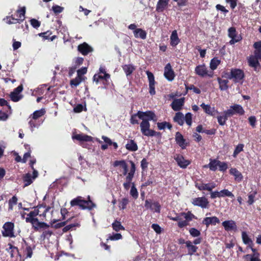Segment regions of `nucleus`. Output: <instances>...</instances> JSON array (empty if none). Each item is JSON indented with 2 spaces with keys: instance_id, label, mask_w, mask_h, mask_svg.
<instances>
[{
  "instance_id": "774afa93",
  "label": "nucleus",
  "mask_w": 261,
  "mask_h": 261,
  "mask_svg": "<svg viewBox=\"0 0 261 261\" xmlns=\"http://www.w3.org/2000/svg\"><path fill=\"white\" fill-rule=\"evenodd\" d=\"M30 21L31 25L35 29H38L41 25V22L35 18H32Z\"/></svg>"
},
{
  "instance_id": "393cba45",
  "label": "nucleus",
  "mask_w": 261,
  "mask_h": 261,
  "mask_svg": "<svg viewBox=\"0 0 261 261\" xmlns=\"http://www.w3.org/2000/svg\"><path fill=\"white\" fill-rule=\"evenodd\" d=\"M259 60V59L251 55L248 59V65L250 67L253 68L255 71H257V68L260 66Z\"/></svg>"
},
{
  "instance_id": "69168bd1",
  "label": "nucleus",
  "mask_w": 261,
  "mask_h": 261,
  "mask_svg": "<svg viewBox=\"0 0 261 261\" xmlns=\"http://www.w3.org/2000/svg\"><path fill=\"white\" fill-rule=\"evenodd\" d=\"M257 192L254 191L253 193L248 195V200L247 201V203L249 205H252L255 202L254 198Z\"/></svg>"
},
{
  "instance_id": "dca6fc26",
  "label": "nucleus",
  "mask_w": 261,
  "mask_h": 261,
  "mask_svg": "<svg viewBox=\"0 0 261 261\" xmlns=\"http://www.w3.org/2000/svg\"><path fill=\"white\" fill-rule=\"evenodd\" d=\"M192 203L194 205L201 207L202 208H205L207 207L209 202L205 197H201L193 199Z\"/></svg>"
},
{
  "instance_id": "aec40b11",
  "label": "nucleus",
  "mask_w": 261,
  "mask_h": 261,
  "mask_svg": "<svg viewBox=\"0 0 261 261\" xmlns=\"http://www.w3.org/2000/svg\"><path fill=\"white\" fill-rule=\"evenodd\" d=\"M222 225L226 231H236L237 230L236 223L233 220H226L222 222Z\"/></svg>"
},
{
  "instance_id": "de8ad7c7",
  "label": "nucleus",
  "mask_w": 261,
  "mask_h": 261,
  "mask_svg": "<svg viewBox=\"0 0 261 261\" xmlns=\"http://www.w3.org/2000/svg\"><path fill=\"white\" fill-rule=\"evenodd\" d=\"M157 126L159 130L164 129L166 127L168 128L169 129H171L172 127V125L169 122L166 121L158 122Z\"/></svg>"
},
{
  "instance_id": "37998d69",
  "label": "nucleus",
  "mask_w": 261,
  "mask_h": 261,
  "mask_svg": "<svg viewBox=\"0 0 261 261\" xmlns=\"http://www.w3.org/2000/svg\"><path fill=\"white\" fill-rule=\"evenodd\" d=\"M244 257L247 260L249 259V261H261V259L259 258V253H253V254H246Z\"/></svg>"
},
{
  "instance_id": "13d9d810",
  "label": "nucleus",
  "mask_w": 261,
  "mask_h": 261,
  "mask_svg": "<svg viewBox=\"0 0 261 261\" xmlns=\"http://www.w3.org/2000/svg\"><path fill=\"white\" fill-rule=\"evenodd\" d=\"M36 163V160H31L30 161V165L32 168V169L33 170V178L35 179L37 178L38 176V171L35 169L34 167V164Z\"/></svg>"
},
{
  "instance_id": "9d476101",
  "label": "nucleus",
  "mask_w": 261,
  "mask_h": 261,
  "mask_svg": "<svg viewBox=\"0 0 261 261\" xmlns=\"http://www.w3.org/2000/svg\"><path fill=\"white\" fill-rule=\"evenodd\" d=\"M227 113L230 117L234 115H243L245 114V111L242 106L238 104H234L230 107L229 109L226 110Z\"/></svg>"
},
{
  "instance_id": "412c9836",
  "label": "nucleus",
  "mask_w": 261,
  "mask_h": 261,
  "mask_svg": "<svg viewBox=\"0 0 261 261\" xmlns=\"http://www.w3.org/2000/svg\"><path fill=\"white\" fill-rule=\"evenodd\" d=\"M220 223L219 219L216 216L211 217H205L202 221V224L208 227L210 225H216L217 224Z\"/></svg>"
},
{
  "instance_id": "0e129e2a",
  "label": "nucleus",
  "mask_w": 261,
  "mask_h": 261,
  "mask_svg": "<svg viewBox=\"0 0 261 261\" xmlns=\"http://www.w3.org/2000/svg\"><path fill=\"white\" fill-rule=\"evenodd\" d=\"M83 110L86 111L87 109L86 106H85V109H84V106L82 104H77L73 108V111L75 113H79L82 112Z\"/></svg>"
},
{
  "instance_id": "58836bf2",
  "label": "nucleus",
  "mask_w": 261,
  "mask_h": 261,
  "mask_svg": "<svg viewBox=\"0 0 261 261\" xmlns=\"http://www.w3.org/2000/svg\"><path fill=\"white\" fill-rule=\"evenodd\" d=\"M22 179L24 184V186L27 187L30 185L33 181L34 179L33 178V176L30 173H28L23 175Z\"/></svg>"
},
{
  "instance_id": "c9c22d12",
  "label": "nucleus",
  "mask_w": 261,
  "mask_h": 261,
  "mask_svg": "<svg viewBox=\"0 0 261 261\" xmlns=\"http://www.w3.org/2000/svg\"><path fill=\"white\" fill-rule=\"evenodd\" d=\"M173 120L179 125H182L184 123V114L180 112H177L173 118Z\"/></svg>"
},
{
  "instance_id": "bf43d9fd",
  "label": "nucleus",
  "mask_w": 261,
  "mask_h": 261,
  "mask_svg": "<svg viewBox=\"0 0 261 261\" xmlns=\"http://www.w3.org/2000/svg\"><path fill=\"white\" fill-rule=\"evenodd\" d=\"M220 196L225 197L227 196L229 197H233L234 195L230 191H229L227 189H224L219 192Z\"/></svg>"
},
{
  "instance_id": "4be33fe9",
  "label": "nucleus",
  "mask_w": 261,
  "mask_h": 261,
  "mask_svg": "<svg viewBox=\"0 0 261 261\" xmlns=\"http://www.w3.org/2000/svg\"><path fill=\"white\" fill-rule=\"evenodd\" d=\"M200 107L203 109L204 112L212 116H215L216 114L219 113L218 111L215 109L214 107H211L209 105H205L202 103Z\"/></svg>"
},
{
  "instance_id": "bb28decb",
  "label": "nucleus",
  "mask_w": 261,
  "mask_h": 261,
  "mask_svg": "<svg viewBox=\"0 0 261 261\" xmlns=\"http://www.w3.org/2000/svg\"><path fill=\"white\" fill-rule=\"evenodd\" d=\"M229 173L234 176V180L238 182H241L243 178L242 174L237 168H231L229 170Z\"/></svg>"
},
{
  "instance_id": "f03ea898",
  "label": "nucleus",
  "mask_w": 261,
  "mask_h": 261,
  "mask_svg": "<svg viewBox=\"0 0 261 261\" xmlns=\"http://www.w3.org/2000/svg\"><path fill=\"white\" fill-rule=\"evenodd\" d=\"M88 200L82 199L81 196H78L73 199L70 201L71 206H79L81 210H91L96 206V204L90 199V196H88Z\"/></svg>"
},
{
  "instance_id": "680f3d73",
  "label": "nucleus",
  "mask_w": 261,
  "mask_h": 261,
  "mask_svg": "<svg viewBox=\"0 0 261 261\" xmlns=\"http://www.w3.org/2000/svg\"><path fill=\"white\" fill-rule=\"evenodd\" d=\"M130 194L135 199H137L138 197V192L137 189L135 187L134 183L132 184V186L130 191Z\"/></svg>"
},
{
  "instance_id": "423d86ee",
  "label": "nucleus",
  "mask_w": 261,
  "mask_h": 261,
  "mask_svg": "<svg viewBox=\"0 0 261 261\" xmlns=\"http://www.w3.org/2000/svg\"><path fill=\"white\" fill-rule=\"evenodd\" d=\"M3 230L2 233L4 237L14 238V223L11 222H7L3 226Z\"/></svg>"
},
{
  "instance_id": "7c9ffc66",
  "label": "nucleus",
  "mask_w": 261,
  "mask_h": 261,
  "mask_svg": "<svg viewBox=\"0 0 261 261\" xmlns=\"http://www.w3.org/2000/svg\"><path fill=\"white\" fill-rule=\"evenodd\" d=\"M242 238L243 243L247 245V247H251L254 246V243L252 240L249 237L246 231H242Z\"/></svg>"
},
{
  "instance_id": "0eeeda50",
  "label": "nucleus",
  "mask_w": 261,
  "mask_h": 261,
  "mask_svg": "<svg viewBox=\"0 0 261 261\" xmlns=\"http://www.w3.org/2000/svg\"><path fill=\"white\" fill-rule=\"evenodd\" d=\"M72 139L76 140L80 142V145L84 148H88L85 142H92L93 138L84 134H75L72 136Z\"/></svg>"
},
{
  "instance_id": "4c0bfd02",
  "label": "nucleus",
  "mask_w": 261,
  "mask_h": 261,
  "mask_svg": "<svg viewBox=\"0 0 261 261\" xmlns=\"http://www.w3.org/2000/svg\"><path fill=\"white\" fill-rule=\"evenodd\" d=\"M217 81L219 84V88L221 91H225L228 89V80H222L220 77L217 78Z\"/></svg>"
},
{
  "instance_id": "603ef678",
  "label": "nucleus",
  "mask_w": 261,
  "mask_h": 261,
  "mask_svg": "<svg viewBox=\"0 0 261 261\" xmlns=\"http://www.w3.org/2000/svg\"><path fill=\"white\" fill-rule=\"evenodd\" d=\"M84 78H81L78 76L70 81V84L71 87L77 86L83 80Z\"/></svg>"
},
{
  "instance_id": "c03bdc74",
  "label": "nucleus",
  "mask_w": 261,
  "mask_h": 261,
  "mask_svg": "<svg viewBox=\"0 0 261 261\" xmlns=\"http://www.w3.org/2000/svg\"><path fill=\"white\" fill-rule=\"evenodd\" d=\"M16 13H17V16L18 17L19 21L21 22H22L25 18V7H23L18 9Z\"/></svg>"
},
{
  "instance_id": "3c124183",
  "label": "nucleus",
  "mask_w": 261,
  "mask_h": 261,
  "mask_svg": "<svg viewBox=\"0 0 261 261\" xmlns=\"http://www.w3.org/2000/svg\"><path fill=\"white\" fill-rule=\"evenodd\" d=\"M49 226V225L45 222H39L38 219V221L36 222V224H34V225H33V227L35 230H38L39 228H48Z\"/></svg>"
},
{
  "instance_id": "6e6552de",
  "label": "nucleus",
  "mask_w": 261,
  "mask_h": 261,
  "mask_svg": "<svg viewBox=\"0 0 261 261\" xmlns=\"http://www.w3.org/2000/svg\"><path fill=\"white\" fill-rule=\"evenodd\" d=\"M181 216L184 217L185 220L180 221L178 222L177 225L178 227L181 228L189 225V222L192 220L193 219H196V217L190 211L187 213L182 212L180 213Z\"/></svg>"
},
{
  "instance_id": "a878e982",
  "label": "nucleus",
  "mask_w": 261,
  "mask_h": 261,
  "mask_svg": "<svg viewBox=\"0 0 261 261\" xmlns=\"http://www.w3.org/2000/svg\"><path fill=\"white\" fill-rule=\"evenodd\" d=\"M169 0H159L156 6V11L163 12L168 7Z\"/></svg>"
},
{
  "instance_id": "c85d7f7f",
  "label": "nucleus",
  "mask_w": 261,
  "mask_h": 261,
  "mask_svg": "<svg viewBox=\"0 0 261 261\" xmlns=\"http://www.w3.org/2000/svg\"><path fill=\"white\" fill-rule=\"evenodd\" d=\"M219 163H220V161L217 159H211L210 160L209 164L205 166V167H208L211 171H215L217 170Z\"/></svg>"
},
{
  "instance_id": "5701e85b",
  "label": "nucleus",
  "mask_w": 261,
  "mask_h": 261,
  "mask_svg": "<svg viewBox=\"0 0 261 261\" xmlns=\"http://www.w3.org/2000/svg\"><path fill=\"white\" fill-rule=\"evenodd\" d=\"M175 141L176 143L182 148L185 149L187 146V143L186 142V140L184 138L181 134L177 132L175 134Z\"/></svg>"
},
{
  "instance_id": "4d7b16f0",
  "label": "nucleus",
  "mask_w": 261,
  "mask_h": 261,
  "mask_svg": "<svg viewBox=\"0 0 261 261\" xmlns=\"http://www.w3.org/2000/svg\"><path fill=\"white\" fill-rule=\"evenodd\" d=\"M9 112H7V109H0V120L6 121L9 117Z\"/></svg>"
},
{
  "instance_id": "2eb2a0df",
  "label": "nucleus",
  "mask_w": 261,
  "mask_h": 261,
  "mask_svg": "<svg viewBox=\"0 0 261 261\" xmlns=\"http://www.w3.org/2000/svg\"><path fill=\"white\" fill-rule=\"evenodd\" d=\"M110 78V75L109 74H105V75H102L99 73H95L93 77V80L97 84L100 81H102L104 86L103 88H106L107 85H108V80Z\"/></svg>"
},
{
  "instance_id": "ddd939ff",
  "label": "nucleus",
  "mask_w": 261,
  "mask_h": 261,
  "mask_svg": "<svg viewBox=\"0 0 261 261\" xmlns=\"http://www.w3.org/2000/svg\"><path fill=\"white\" fill-rule=\"evenodd\" d=\"M228 37L231 38L229 43L231 45L240 41L242 39L241 36L238 35L237 32L234 27H230L228 29Z\"/></svg>"
},
{
  "instance_id": "6ab92c4d",
  "label": "nucleus",
  "mask_w": 261,
  "mask_h": 261,
  "mask_svg": "<svg viewBox=\"0 0 261 261\" xmlns=\"http://www.w3.org/2000/svg\"><path fill=\"white\" fill-rule=\"evenodd\" d=\"M185 103V98L175 99L171 104L172 109L174 111H179L182 109Z\"/></svg>"
},
{
  "instance_id": "09e8293b",
  "label": "nucleus",
  "mask_w": 261,
  "mask_h": 261,
  "mask_svg": "<svg viewBox=\"0 0 261 261\" xmlns=\"http://www.w3.org/2000/svg\"><path fill=\"white\" fill-rule=\"evenodd\" d=\"M221 61L217 58H214L210 62V68L212 70H214L217 69L218 66L220 64Z\"/></svg>"
},
{
  "instance_id": "8fccbe9b",
  "label": "nucleus",
  "mask_w": 261,
  "mask_h": 261,
  "mask_svg": "<svg viewBox=\"0 0 261 261\" xmlns=\"http://www.w3.org/2000/svg\"><path fill=\"white\" fill-rule=\"evenodd\" d=\"M0 107H5L4 109H7V112H9V114L11 113V107L4 98H0Z\"/></svg>"
},
{
  "instance_id": "b1692460",
  "label": "nucleus",
  "mask_w": 261,
  "mask_h": 261,
  "mask_svg": "<svg viewBox=\"0 0 261 261\" xmlns=\"http://www.w3.org/2000/svg\"><path fill=\"white\" fill-rule=\"evenodd\" d=\"M114 167L120 166L123 169L122 175L127 176L129 172H128V166L124 160L115 161L113 164Z\"/></svg>"
},
{
  "instance_id": "cd10ccee",
  "label": "nucleus",
  "mask_w": 261,
  "mask_h": 261,
  "mask_svg": "<svg viewBox=\"0 0 261 261\" xmlns=\"http://www.w3.org/2000/svg\"><path fill=\"white\" fill-rule=\"evenodd\" d=\"M8 245L9 248L6 249V251L10 253L11 258H13L16 255L19 254L18 248L17 247L13 246L11 243H9Z\"/></svg>"
},
{
  "instance_id": "5fc2aeb1",
  "label": "nucleus",
  "mask_w": 261,
  "mask_h": 261,
  "mask_svg": "<svg viewBox=\"0 0 261 261\" xmlns=\"http://www.w3.org/2000/svg\"><path fill=\"white\" fill-rule=\"evenodd\" d=\"M244 145L243 144H239L235 148L233 151L232 156L233 158H236L239 153L243 151Z\"/></svg>"
},
{
  "instance_id": "a211bd4d",
  "label": "nucleus",
  "mask_w": 261,
  "mask_h": 261,
  "mask_svg": "<svg viewBox=\"0 0 261 261\" xmlns=\"http://www.w3.org/2000/svg\"><path fill=\"white\" fill-rule=\"evenodd\" d=\"M164 75L169 81H172L175 77L174 72L169 63L167 64L165 67Z\"/></svg>"
},
{
  "instance_id": "a18cd8bd",
  "label": "nucleus",
  "mask_w": 261,
  "mask_h": 261,
  "mask_svg": "<svg viewBox=\"0 0 261 261\" xmlns=\"http://www.w3.org/2000/svg\"><path fill=\"white\" fill-rule=\"evenodd\" d=\"M45 111L44 109L35 111L30 116L34 120H37L44 115Z\"/></svg>"
},
{
  "instance_id": "052dcab7",
  "label": "nucleus",
  "mask_w": 261,
  "mask_h": 261,
  "mask_svg": "<svg viewBox=\"0 0 261 261\" xmlns=\"http://www.w3.org/2000/svg\"><path fill=\"white\" fill-rule=\"evenodd\" d=\"M189 233L190 235L194 238L198 237L200 236V231L195 228H191L189 229Z\"/></svg>"
},
{
  "instance_id": "20e7f679",
  "label": "nucleus",
  "mask_w": 261,
  "mask_h": 261,
  "mask_svg": "<svg viewBox=\"0 0 261 261\" xmlns=\"http://www.w3.org/2000/svg\"><path fill=\"white\" fill-rule=\"evenodd\" d=\"M229 80H232L234 83H242L245 77L244 71L239 68H231Z\"/></svg>"
},
{
  "instance_id": "e2e57ef3",
  "label": "nucleus",
  "mask_w": 261,
  "mask_h": 261,
  "mask_svg": "<svg viewBox=\"0 0 261 261\" xmlns=\"http://www.w3.org/2000/svg\"><path fill=\"white\" fill-rule=\"evenodd\" d=\"M80 226V224L78 223H75L73 224H70L64 226V227L63 228V231L64 232H66L67 231L72 230V228L75 227Z\"/></svg>"
},
{
  "instance_id": "864d4df0",
  "label": "nucleus",
  "mask_w": 261,
  "mask_h": 261,
  "mask_svg": "<svg viewBox=\"0 0 261 261\" xmlns=\"http://www.w3.org/2000/svg\"><path fill=\"white\" fill-rule=\"evenodd\" d=\"M129 203L128 198L127 197L123 198L119 203V207L120 210H124L126 208L127 205Z\"/></svg>"
},
{
  "instance_id": "1a4fd4ad",
  "label": "nucleus",
  "mask_w": 261,
  "mask_h": 261,
  "mask_svg": "<svg viewBox=\"0 0 261 261\" xmlns=\"http://www.w3.org/2000/svg\"><path fill=\"white\" fill-rule=\"evenodd\" d=\"M195 73L199 76L204 77L205 76L212 77L213 71L208 72L207 68L204 64L197 65L195 68Z\"/></svg>"
},
{
  "instance_id": "e433bc0d",
  "label": "nucleus",
  "mask_w": 261,
  "mask_h": 261,
  "mask_svg": "<svg viewBox=\"0 0 261 261\" xmlns=\"http://www.w3.org/2000/svg\"><path fill=\"white\" fill-rule=\"evenodd\" d=\"M134 35L135 38H140L142 39H145L146 38L147 33L145 31L139 28L134 31Z\"/></svg>"
},
{
  "instance_id": "473e14b6",
  "label": "nucleus",
  "mask_w": 261,
  "mask_h": 261,
  "mask_svg": "<svg viewBox=\"0 0 261 261\" xmlns=\"http://www.w3.org/2000/svg\"><path fill=\"white\" fill-rule=\"evenodd\" d=\"M185 244L188 249L189 255H192L197 251L198 247L195 245H193L190 241H186Z\"/></svg>"
},
{
  "instance_id": "6e6d98bb",
  "label": "nucleus",
  "mask_w": 261,
  "mask_h": 261,
  "mask_svg": "<svg viewBox=\"0 0 261 261\" xmlns=\"http://www.w3.org/2000/svg\"><path fill=\"white\" fill-rule=\"evenodd\" d=\"M6 22L8 24H16L17 23H21L18 18H15L13 15L7 16L6 18Z\"/></svg>"
},
{
  "instance_id": "f8f14e48",
  "label": "nucleus",
  "mask_w": 261,
  "mask_h": 261,
  "mask_svg": "<svg viewBox=\"0 0 261 261\" xmlns=\"http://www.w3.org/2000/svg\"><path fill=\"white\" fill-rule=\"evenodd\" d=\"M77 50L84 56L88 55L94 51L93 48L86 42L80 44L77 47Z\"/></svg>"
},
{
  "instance_id": "9b49d317",
  "label": "nucleus",
  "mask_w": 261,
  "mask_h": 261,
  "mask_svg": "<svg viewBox=\"0 0 261 261\" xmlns=\"http://www.w3.org/2000/svg\"><path fill=\"white\" fill-rule=\"evenodd\" d=\"M22 85H20L17 88H15L14 90L10 94V97L11 100L13 102H18L21 100L23 97V95L20 93L22 91Z\"/></svg>"
},
{
  "instance_id": "f3484780",
  "label": "nucleus",
  "mask_w": 261,
  "mask_h": 261,
  "mask_svg": "<svg viewBox=\"0 0 261 261\" xmlns=\"http://www.w3.org/2000/svg\"><path fill=\"white\" fill-rule=\"evenodd\" d=\"M174 158L177 165L181 168L185 169L191 164L190 161L185 159L181 154H176Z\"/></svg>"
},
{
  "instance_id": "c756f323",
  "label": "nucleus",
  "mask_w": 261,
  "mask_h": 261,
  "mask_svg": "<svg viewBox=\"0 0 261 261\" xmlns=\"http://www.w3.org/2000/svg\"><path fill=\"white\" fill-rule=\"evenodd\" d=\"M125 148L130 151H136L138 149V145L134 140H129L125 145Z\"/></svg>"
},
{
  "instance_id": "72a5a7b5",
  "label": "nucleus",
  "mask_w": 261,
  "mask_h": 261,
  "mask_svg": "<svg viewBox=\"0 0 261 261\" xmlns=\"http://www.w3.org/2000/svg\"><path fill=\"white\" fill-rule=\"evenodd\" d=\"M227 111H224L222 115L218 116L217 117L218 122L220 125H224L226 124V122L228 119V117H230V115H228L227 113Z\"/></svg>"
},
{
  "instance_id": "39448f33",
  "label": "nucleus",
  "mask_w": 261,
  "mask_h": 261,
  "mask_svg": "<svg viewBox=\"0 0 261 261\" xmlns=\"http://www.w3.org/2000/svg\"><path fill=\"white\" fill-rule=\"evenodd\" d=\"M129 162L130 164V168L125 177V181L123 184V187L126 190H128L129 189L130 186L132 184V181L134 177L136 170V165L134 162L132 161H130Z\"/></svg>"
},
{
  "instance_id": "79ce46f5",
  "label": "nucleus",
  "mask_w": 261,
  "mask_h": 261,
  "mask_svg": "<svg viewBox=\"0 0 261 261\" xmlns=\"http://www.w3.org/2000/svg\"><path fill=\"white\" fill-rule=\"evenodd\" d=\"M51 34V32L49 31H47L45 32L39 33L38 35L40 37H42L44 39H48V40H50V41H53L54 39H55L57 38V36L56 35H54V36H52L51 37H50Z\"/></svg>"
},
{
  "instance_id": "338daca9",
  "label": "nucleus",
  "mask_w": 261,
  "mask_h": 261,
  "mask_svg": "<svg viewBox=\"0 0 261 261\" xmlns=\"http://www.w3.org/2000/svg\"><path fill=\"white\" fill-rule=\"evenodd\" d=\"M17 202V198L16 196H13L11 199L9 200V208L12 209L14 205H16Z\"/></svg>"
},
{
  "instance_id": "2f4dec72",
  "label": "nucleus",
  "mask_w": 261,
  "mask_h": 261,
  "mask_svg": "<svg viewBox=\"0 0 261 261\" xmlns=\"http://www.w3.org/2000/svg\"><path fill=\"white\" fill-rule=\"evenodd\" d=\"M70 220V219H67L65 221L61 222L59 223H57L59 220L56 219H54L50 222V225L52 227H54L56 229H58L61 228L64 226H65L68 222H69Z\"/></svg>"
},
{
  "instance_id": "49530a36",
  "label": "nucleus",
  "mask_w": 261,
  "mask_h": 261,
  "mask_svg": "<svg viewBox=\"0 0 261 261\" xmlns=\"http://www.w3.org/2000/svg\"><path fill=\"white\" fill-rule=\"evenodd\" d=\"M112 226L113 229L117 232L120 230H124L125 229L124 226L121 225V222L117 220H115L112 223Z\"/></svg>"
},
{
  "instance_id": "4468645a",
  "label": "nucleus",
  "mask_w": 261,
  "mask_h": 261,
  "mask_svg": "<svg viewBox=\"0 0 261 261\" xmlns=\"http://www.w3.org/2000/svg\"><path fill=\"white\" fill-rule=\"evenodd\" d=\"M40 211L38 208H35L34 211H31L29 214H27L25 218V222L30 223L32 225L36 224V222L38 221V218L36 217L39 215Z\"/></svg>"
},
{
  "instance_id": "a19ab883",
  "label": "nucleus",
  "mask_w": 261,
  "mask_h": 261,
  "mask_svg": "<svg viewBox=\"0 0 261 261\" xmlns=\"http://www.w3.org/2000/svg\"><path fill=\"white\" fill-rule=\"evenodd\" d=\"M210 184H203L202 182H195V187L198 189H199L200 191L203 190H207L208 191H211V188L210 187Z\"/></svg>"
},
{
  "instance_id": "7ed1b4c3",
  "label": "nucleus",
  "mask_w": 261,
  "mask_h": 261,
  "mask_svg": "<svg viewBox=\"0 0 261 261\" xmlns=\"http://www.w3.org/2000/svg\"><path fill=\"white\" fill-rule=\"evenodd\" d=\"M142 134L143 136L150 137H156L158 138H161L162 134L159 132H156L153 129H150V124L149 122L145 121L142 124Z\"/></svg>"
},
{
  "instance_id": "ea45409f",
  "label": "nucleus",
  "mask_w": 261,
  "mask_h": 261,
  "mask_svg": "<svg viewBox=\"0 0 261 261\" xmlns=\"http://www.w3.org/2000/svg\"><path fill=\"white\" fill-rule=\"evenodd\" d=\"M122 69L127 76L130 75L135 70V67L132 64H126L122 66Z\"/></svg>"
},
{
  "instance_id": "f704fd0d",
  "label": "nucleus",
  "mask_w": 261,
  "mask_h": 261,
  "mask_svg": "<svg viewBox=\"0 0 261 261\" xmlns=\"http://www.w3.org/2000/svg\"><path fill=\"white\" fill-rule=\"evenodd\" d=\"M179 42L177 33L176 30L172 32L170 36V44L172 46H176Z\"/></svg>"
},
{
  "instance_id": "f257e3e1",
  "label": "nucleus",
  "mask_w": 261,
  "mask_h": 261,
  "mask_svg": "<svg viewBox=\"0 0 261 261\" xmlns=\"http://www.w3.org/2000/svg\"><path fill=\"white\" fill-rule=\"evenodd\" d=\"M138 117L140 119L142 120V121L140 123V130L142 132V124L144 122H149L150 121H153L155 122L158 121V118L153 111H147L145 112H142L139 111L136 114H134L131 116L130 119V122L132 124H139L138 120L137 117Z\"/></svg>"
}]
</instances>
